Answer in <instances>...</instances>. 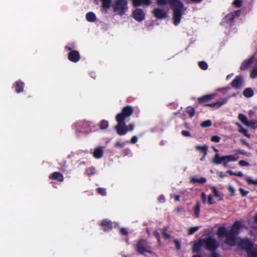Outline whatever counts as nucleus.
<instances>
[{
	"mask_svg": "<svg viewBox=\"0 0 257 257\" xmlns=\"http://www.w3.org/2000/svg\"><path fill=\"white\" fill-rule=\"evenodd\" d=\"M196 149L198 150H199L204 154V156H206L207 154V147L205 146H196Z\"/></svg>",
	"mask_w": 257,
	"mask_h": 257,
	"instance_id": "obj_36",
	"label": "nucleus"
},
{
	"mask_svg": "<svg viewBox=\"0 0 257 257\" xmlns=\"http://www.w3.org/2000/svg\"><path fill=\"white\" fill-rule=\"evenodd\" d=\"M227 173H228L229 175H235V173H233L232 171L231 170H228L227 171Z\"/></svg>",
	"mask_w": 257,
	"mask_h": 257,
	"instance_id": "obj_60",
	"label": "nucleus"
},
{
	"mask_svg": "<svg viewBox=\"0 0 257 257\" xmlns=\"http://www.w3.org/2000/svg\"><path fill=\"white\" fill-rule=\"evenodd\" d=\"M218 243L216 240L212 237L201 238L199 241L195 243L193 247V252H198L201 246H205L207 249L210 250H214L218 246Z\"/></svg>",
	"mask_w": 257,
	"mask_h": 257,
	"instance_id": "obj_4",
	"label": "nucleus"
},
{
	"mask_svg": "<svg viewBox=\"0 0 257 257\" xmlns=\"http://www.w3.org/2000/svg\"><path fill=\"white\" fill-rule=\"evenodd\" d=\"M220 138L219 137L216 136H213L211 139V140L212 142H214L216 143L219 142L220 141Z\"/></svg>",
	"mask_w": 257,
	"mask_h": 257,
	"instance_id": "obj_41",
	"label": "nucleus"
},
{
	"mask_svg": "<svg viewBox=\"0 0 257 257\" xmlns=\"http://www.w3.org/2000/svg\"><path fill=\"white\" fill-rule=\"evenodd\" d=\"M97 191L98 192L102 195H106V191H105V190L103 189V188H98L97 189Z\"/></svg>",
	"mask_w": 257,
	"mask_h": 257,
	"instance_id": "obj_43",
	"label": "nucleus"
},
{
	"mask_svg": "<svg viewBox=\"0 0 257 257\" xmlns=\"http://www.w3.org/2000/svg\"><path fill=\"white\" fill-rule=\"evenodd\" d=\"M245 179L248 184L257 185V180H253L249 177H246Z\"/></svg>",
	"mask_w": 257,
	"mask_h": 257,
	"instance_id": "obj_31",
	"label": "nucleus"
},
{
	"mask_svg": "<svg viewBox=\"0 0 257 257\" xmlns=\"http://www.w3.org/2000/svg\"><path fill=\"white\" fill-rule=\"evenodd\" d=\"M152 0H132L133 6L135 7H139L142 5L149 6Z\"/></svg>",
	"mask_w": 257,
	"mask_h": 257,
	"instance_id": "obj_17",
	"label": "nucleus"
},
{
	"mask_svg": "<svg viewBox=\"0 0 257 257\" xmlns=\"http://www.w3.org/2000/svg\"><path fill=\"white\" fill-rule=\"evenodd\" d=\"M199 229V227H191L189 229L188 234H192L195 232L197 231Z\"/></svg>",
	"mask_w": 257,
	"mask_h": 257,
	"instance_id": "obj_40",
	"label": "nucleus"
},
{
	"mask_svg": "<svg viewBox=\"0 0 257 257\" xmlns=\"http://www.w3.org/2000/svg\"><path fill=\"white\" fill-rule=\"evenodd\" d=\"M157 2L159 5H165L167 4L170 5L173 12L174 24L175 26L178 25L181 21L183 15V3L180 0H157Z\"/></svg>",
	"mask_w": 257,
	"mask_h": 257,
	"instance_id": "obj_2",
	"label": "nucleus"
},
{
	"mask_svg": "<svg viewBox=\"0 0 257 257\" xmlns=\"http://www.w3.org/2000/svg\"><path fill=\"white\" fill-rule=\"evenodd\" d=\"M239 247L247 251L248 257H257V246L248 240H240Z\"/></svg>",
	"mask_w": 257,
	"mask_h": 257,
	"instance_id": "obj_6",
	"label": "nucleus"
},
{
	"mask_svg": "<svg viewBox=\"0 0 257 257\" xmlns=\"http://www.w3.org/2000/svg\"><path fill=\"white\" fill-rule=\"evenodd\" d=\"M200 204L199 202H197L194 208L195 215L196 217H198L199 216Z\"/></svg>",
	"mask_w": 257,
	"mask_h": 257,
	"instance_id": "obj_30",
	"label": "nucleus"
},
{
	"mask_svg": "<svg viewBox=\"0 0 257 257\" xmlns=\"http://www.w3.org/2000/svg\"><path fill=\"white\" fill-rule=\"evenodd\" d=\"M108 126V121L103 120L100 123V128L102 130L106 128Z\"/></svg>",
	"mask_w": 257,
	"mask_h": 257,
	"instance_id": "obj_34",
	"label": "nucleus"
},
{
	"mask_svg": "<svg viewBox=\"0 0 257 257\" xmlns=\"http://www.w3.org/2000/svg\"><path fill=\"white\" fill-rule=\"evenodd\" d=\"M198 64L200 68L202 70H206L208 68V65L205 61H200Z\"/></svg>",
	"mask_w": 257,
	"mask_h": 257,
	"instance_id": "obj_35",
	"label": "nucleus"
},
{
	"mask_svg": "<svg viewBox=\"0 0 257 257\" xmlns=\"http://www.w3.org/2000/svg\"><path fill=\"white\" fill-rule=\"evenodd\" d=\"M24 84L22 82H17L16 84V91L18 93H20L23 91Z\"/></svg>",
	"mask_w": 257,
	"mask_h": 257,
	"instance_id": "obj_26",
	"label": "nucleus"
},
{
	"mask_svg": "<svg viewBox=\"0 0 257 257\" xmlns=\"http://www.w3.org/2000/svg\"><path fill=\"white\" fill-rule=\"evenodd\" d=\"M233 76V74H228L227 76H226V79L227 80H228L229 79H230L232 76Z\"/></svg>",
	"mask_w": 257,
	"mask_h": 257,
	"instance_id": "obj_63",
	"label": "nucleus"
},
{
	"mask_svg": "<svg viewBox=\"0 0 257 257\" xmlns=\"http://www.w3.org/2000/svg\"><path fill=\"white\" fill-rule=\"evenodd\" d=\"M247 126L250 127L252 128H257V121L255 120H251L249 121Z\"/></svg>",
	"mask_w": 257,
	"mask_h": 257,
	"instance_id": "obj_29",
	"label": "nucleus"
},
{
	"mask_svg": "<svg viewBox=\"0 0 257 257\" xmlns=\"http://www.w3.org/2000/svg\"><path fill=\"white\" fill-rule=\"evenodd\" d=\"M238 131L240 133L243 134L245 137L248 138L250 137V135L249 134H248L247 131L246 129L242 128L240 130H238Z\"/></svg>",
	"mask_w": 257,
	"mask_h": 257,
	"instance_id": "obj_39",
	"label": "nucleus"
},
{
	"mask_svg": "<svg viewBox=\"0 0 257 257\" xmlns=\"http://www.w3.org/2000/svg\"><path fill=\"white\" fill-rule=\"evenodd\" d=\"M133 17L136 21L141 22L145 19V14L142 9L137 8L133 11Z\"/></svg>",
	"mask_w": 257,
	"mask_h": 257,
	"instance_id": "obj_10",
	"label": "nucleus"
},
{
	"mask_svg": "<svg viewBox=\"0 0 257 257\" xmlns=\"http://www.w3.org/2000/svg\"><path fill=\"white\" fill-rule=\"evenodd\" d=\"M241 142L242 143V144L245 145L246 147H249V145L248 143H247L245 140H240Z\"/></svg>",
	"mask_w": 257,
	"mask_h": 257,
	"instance_id": "obj_53",
	"label": "nucleus"
},
{
	"mask_svg": "<svg viewBox=\"0 0 257 257\" xmlns=\"http://www.w3.org/2000/svg\"><path fill=\"white\" fill-rule=\"evenodd\" d=\"M238 159V157L236 155H226L220 156L218 154H216L212 159V163L214 164H222L225 166L227 163L230 162H235Z\"/></svg>",
	"mask_w": 257,
	"mask_h": 257,
	"instance_id": "obj_5",
	"label": "nucleus"
},
{
	"mask_svg": "<svg viewBox=\"0 0 257 257\" xmlns=\"http://www.w3.org/2000/svg\"><path fill=\"white\" fill-rule=\"evenodd\" d=\"M191 2L195 4L200 3L203 0H190Z\"/></svg>",
	"mask_w": 257,
	"mask_h": 257,
	"instance_id": "obj_57",
	"label": "nucleus"
},
{
	"mask_svg": "<svg viewBox=\"0 0 257 257\" xmlns=\"http://www.w3.org/2000/svg\"><path fill=\"white\" fill-rule=\"evenodd\" d=\"M120 232L122 234H127V230L125 228H122L120 229Z\"/></svg>",
	"mask_w": 257,
	"mask_h": 257,
	"instance_id": "obj_54",
	"label": "nucleus"
},
{
	"mask_svg": "<svg viewBox=\"0 0 257 257\" xmlns=\"http://www.w3.org/2000/svg\"><path fill=\"white\" fill-rule=\"evenodd\" d=\"M239 164L241 166H249V164L248 162L245 161H240L239 162Z\"/></svg>",
	"mask_w": 257,
	"mask_h": 257,
	"instance_id": "obj_45",
	"label": "nucleus"
},
{
	"mask_svg": "<svg viewBox=\"0 0 257 257\" xmlns=\"http://www.w3.org/2000/svg\"><path fill=\"white\" fill-rule=\"evenodd\" d=\"M208 203L209 204H212L214 203V202L212 201V197L211 195H209L208 197Z\"/></svg>",
	"mask_w": 257,
	"mask_h": 257,
	"instance_id": "obj_51",
	"label": "nucleus"
},
{
	"mask_svg": "<svg viewBox=\"0 0 257 257\" xmlns=\"http://www.w3.org/2000/svg\"><path fill=\"white\" fill-rule=\"evenodd\" d=\"M133 113V109L131 106L124 107L121 113H118L116 116L117 122L115 129L118 135H124L127 132V127L124 122L125 118L131 116Z\"/></svg>",
	"mask_w": 257,
	"mask_h": 257,
	"instance_id": "obj_3",
	"label": "nucleus"
},
{
	"mask_svg": "<svg viewBox=\"0 0 257 257\" xmlns=\"http://www.w3.org/2000/svg\"><path fill=\"white\" fill-rule=\"evenodd\" d=\"M138 141V138L136 136H134L131 139V143L133 144L136 143Z\"/></svg>",
	"mask_w": 257,
	"mask_h": 257,
	"instance_id": "obj_52",
	"label": "nucleus"
},
{
	"mask_svg": "<svg viewBox=\"0 0 257 257\" xmlns=\"http://www.w3.org/2000/svg\"><path fill=\"white\" fill-rule=\"evenodd\" d=\"M158 199L160 202H164L165 201V198L163 196H161Z\"/></svg>",
	"mask_w": 257,
	"mask_h": 257,
	"instance_id": "obj_56",
	"label": "nucleus"
},
{
	"mask_svg": "<svg viewBox=\"0 0 257 257\" xmlns=\"http://www.w3.org/2000/svg\"><path fill=\"white\" fill-rule=\"evenodd\" d=\"M68 57L70 61L73 62H77L80 59V54L78 51L72 50L69 52Z\"/></svg>",
	"mask_w": 257,
	"mask_h": 257,
	"instance_id": "obj_14",
	"label": "nucleus"
},
{
	"mask_svg": "<svg viewBox=\"0 0 257 257\" xmlns=\"http://www.w3.org/2000/svg\"><path fill=\"white\" fill-rule=\"evenodd\" d=\"M181 134L184 137H190V133L186 131H182Z\"/></svg>",
	"mask_w": 257,
	"mask_h": 257,
	"instance_id": "obj_47",
	"label": "nucleus"
},
{
	"mask_svg": "<svg viewBox=\"0 0 257 257\" xmlns=\"http://www.w3.org/2000/svg\"><path fill=\"white\" fill-rule=\"evenodd\" d=\"M134 124H131L129 125L130 131H133L134 130Z\"/></svg>",
	"mask_w": 257,
	"mask_h": 257,
	"instance_id": "obj_62",
	"label": "nucleus"
},
{
	"mask_svg": "<svg viewBox=\"0 0 257 257\" xmlns=\"http://www.w3.org/2000/svg\"><path fill=\"white\" fill-rule=\"evenodd\" d=\"M86 19L89 22H94L95 21L96 18L94 13L90 12L86 14Z\"/></svg>",
	"mask_w": 257,
	"mask_h": 257,
	"instance_id": "obj_21",
	"label": "nucleus"
},
{
	"mask_svg": "<svg viewBox=\"0 0 257 257\" xmlns=\"http://www.w3.org/2000/svg\"><path fill=\"white\" fill-rule=\"evenodd\" d=\"M233 4L236 8H239L242 5L241 0H234L233 2Z\"/></svg>",
	"mask_w": 257,
	"mask_h": 257,
	"instance_id": "obj_38",
	"label": "nucleus"
},
{
	"mask_svg": "<svg viewBox=\"0 0 257 257\" xmlns=\"http://www.w3.org/2000/svg\"><path fill=\"white\" fill-rule=\"evenodd\" d=\"M256 60L255 59L254 57L253 56H251L249 59L244 61L242 62L240 66V69L241 70H245L249 68L251 64H252L254 65V62Z\"/></svg>",
	"mask_w": 257,
	"mask_h": 257,
	"instance_id": "obj_12",
	"label": "nucleus"
},
{
	"mask_svg": "<svg viewBox=\"0 0 257 257\" xmlns=\"http://www.w3.org/2000/svg\"><path fill=\"white\" fill-rule=\"evenodd\" d=\"M235 176L242 177L243 176V174L241 172H238V173H235Z\"/></svg>",
	"mask_w": 257,
	"mask_h": 257,
	"instance_id": "obj_58",
	"label": "nucleus"
},
{
	"mask_svg": "<svg viewBox=\"0 0 257 257\" xmlns=\"http://www.w3.org/2000/svg\"><path fill=\"white\" fill-rule=\"evenodd\" d=\"M154 235L155 236V237L157 238L158 241L160 242V235L158 232L157 231H155L154 232Z\"/></svg>",
	"mask_w": 257,
	"mask_h": 257,
	"instance_id": "obj_49",
	"label": "nucleus"
},
{
	"mask_svg": "<svg viewBox=\"0 0 257 257\" xmlns=\"http://www.w3.org/2000/svg\"><path fill=\"white\" fill-rule=\"evenodd\" d=\"M216 95V93H212L206 95H204L202 97H199L198 100L200 103H203L205 102H207L211 99H212Z\"/></svg>",
	"mask_w": 257,
	"mask_h": 257,
	"instance_id": "obj_16",
	"label": "nucleus"
},
{
	"mask_svg": "<svg viewBox=\"0 0 257 257\" xmlns=\"http://www.w3.org/2000/svg\"><path fill=\"white\" fill-rule=\"evenodd\" d=\"M50 177L52 179L56 180L60 182L63 181V175L59 172H54L52 173Z\"/></svg>",
	"mask_w": 257,
	"mask_h": 257,
	"instance_id": "obj_19",
	"label": "nucleus"
},
{
	"mask_svg": "<svg viewBox=\"0 0 257 257\" xmlns=\"http://www.w3.org/2000/svg\"><path fill=\"white\" fill-rule=\"evenodd\" d=\"M235 124H236V125H237L238 127V128H239L238 130H240L241 128H243L242 125L241 124H240L239 123H238V122H236Z\"/></svg>",
	"mask_w": 257,
	"mask_h": 257,
	"instance_id": "obj_61",
	"label": "nucleus"
},
{
	"mask_svg": "<svg viewBox=\"0 0 257 257\" xmlns=\"http://www.w3.org/2000/svg\"><path fill=\"white\" fill-rule=\"evenodd\" d=\"M229 97L230 96H228L221 99L220 101H218L215 102L208 104H207V105L210 107L218 108L220 107L221 105L226 104L227 102Z\"/></svg>",
	"mask_w": 257,
	"mask_h": 257,
	"instance_id": "obj_15",
	"label": "nucleus"
},
{
	"mask_svg": "<svg viewBox=\"0 0 257 257\" xmlns=\"http://www.w3.org/2000/svg\"><path fill=\"white\" fill-rule=\"evenodd\" d=\"M241 14L240 10L233 11L228 14L223 19V23H226L227 24L231 25L235 17H239Z\"/></svg>",
	"mask_w": 257,
	"mask_h": 257,
	"instance_id": "obj_9",
	"label": "nucleus"
},
{
	"mask_svg": "<svg viewBox=\"0 0 257 257\" xmlns=\"http://www.w3.org/2000/svg\"><path fill=\"white\" fill-rule=\"evenodd\" d=\"M137 250L139 253L146 256H147V253L153 254V252L150 249L147 240L145 239H140L138 241Z\"/></svg>",
	"mask_w": 257,
	"mask_h": 257,
	"instance_id": "obj_8",
	"label": "nucleus"
},
{
	"mask_svg": "<svg viewBox=\"0 0 257 257\" xmlns=\"http://www.w3.org/2000/svg\"><path fill=\"white\" fill-rule=\"evenodd\" d=\"M239 191L241 195L243 197L245 196L248 193L247 191H245L242 188L239 189Z\"/></svg>",
	"mask_w": 257,
	"mask_h": 257,
	"instance_id": "obj_44",
	"label": "nucleus"
},
{
	"mask_svg": "<svg viewBox=\"0 0 257 257\" xmlns=\"http://www.w3.org/2000/svg\"><path fill=\"white\" fill-rule=\"evenodd\" d=\"M174 243H175V244L176 245V247L178 249H180V247H181V245H180L179 241L178 240H177V239H175L174 240Z\"/></svg>",
	"mask_w": 257,
	"mask_h": 257,
	"instance_id": "obj_46",
	"label": "nucleus"
},
{
	"mask_svg": "<svg viewBox=\"0 0 257 257\" xmlns=\"http://www.w3.org/2000/svg\"><path fill=\"white\" fill-rule=\"evenodd\" d=\"M163 235H164L165 237H166V238H169V237H170V234H169L167 233H166V232H164L163 233Z\"/></svg>",
	"mask_w": 257,
	"mask_h": 257,
	"instance_id": "obj_59",
	"label": "nucleus"
},
{
	"mask_svg": "<svg viewBox=\"0 0 257 257\" xmlns=\"http://www.w3.org/2000/svg\"><path fill=\"white\" fill-rule=\"evenodd\" d=\"M154 16L158 19H162L167 17L166 12L161 9L155 8L153 12Z\"/></svg>",
	"mask_w": 257,
	"mask_h": 257,
	"instance_id": "obj_13",
	"label": "nucleus"
},
{
	"mask_svg": "<svg viewBox=\"0 0 257 257\" xmlns=\"http://www.w3.org/2000/svg\"><path fill=\"white\" fill-rule=\"evenodd\" d=\"M201 199L203 203H205L206 200V195L204 193L201 194Z\"/></svg>",
	"mask_w": 257,
	"mask_h": 257,
	"instance_id": "obj_50",
	"label": "nucleus"
},
{
	"mask_svg": "<svg viewBox=\"0 0 257 257\" xmlns=\"http://www.w3.org/2000/svg\"><path fill=\"white\" fill-rule=\"evenodd\" d=\"M186 112L190 115L191 117L194 116L195 111L193 107L189 106L186 108Z\"/></svg>",
	"mask_w": 257,
	"mask_h": 257,
	"instance_id": "obj_33",
	"label": "nucleus"
},
{
	"mask_svg": "<svg viewBox=\"0 0 257 257\" xmlns=\"http://www.w3.org/2000/svg\"><path fill=\"white\" fill-rule=\"evenodd\" d=\"M238 118L243 124L247 126L249 121L245 115L242 113H239L238 115Z\"/></svg>",
	"mask_w": 257,
	"mask_h": 257,
	"instance_id": "obj_23",
	"label": "nucleus"
},
{
	"mask_svg": "<svg viewBox=\"0 0 257 257\" xmlns=\"http://www.w3.org/2000/svg\"><path fill=\"white\" fill-rule=\"evenodd\" d=\"M126 0H115L113 6L114 12L120 16L124 15L128 10Z\"/></svg>",
	"mask_w": 257,
	"mask_h": 257,
	"instance_id": "obj_7",
	"label": "nucleus"
},
{
	"mask_svg": "<svg viewBox=\"0 0 257 257\" xmlns=\"http://www.w3.org/2000/svg\"><path fill=\"white\" fill-rule=\"evenodd\" d=\"M206 179L205 178L201 177L200 178H192L191 180V182L193 183H200L203 184L205 183Z\"/></svg>",
	"mask_w": 257,
	"mask_h": 257,
	"instance_id": "obj_25",
	"label": "nucleus"
},
{
	"mask_svg": "<svg viewBox=\"0 0 257 257\" xmlns=\"http://www.w3.org/2000/svg\"><path fill=\"white\" fill-rule=\"evenodd\" d=\"M231 85L233 87L236 89H240L244 85V79L240 76H237L235 79L231 82Z\"/></svg>",
	"mask_w": 257,
	"mask_h": 257,
	"instance_id": "obj_11",
	"label": "nucleus"
},
{
	"mask_svg": "<svg viewBox=\"0 0 257 257\" xmlns=\"http://www.w3.org/2000/svg\"><path fill=\"white\" fill-rule=\"evenodd\" d=\"M250 76L252 79H254L257 77V59L254 62V65L252 66V68L250 74Z\"/></svg>",
	"mask_w": 257,
	"mask_h": 257,
	"instance_id": "obj_22",
	"label": "nucleus"
},
{
	"mask_svg": "<svg viewBox=\"0 0 257 257\" xmlns=\"http://www.w3.org/2000/svg\"><path fill=\"white\" fill-rule=\"evenodd\" d=\"M228 189L229 191L230 192V193H231V194L232 195H234V194L235 193V189L231 185L228 186Z\"/></svg>",
	"mask_w": 257,
	"mask_h": 257,
	"instance_id": "obj_42",
	"label": "nucleus"
},
{
	"mask_svg": "<svg viewBox=\"0 0 257 257\" xmlns=\"http://www.w3.org/2000/svg\"><path fill=\"white\" fill-rule=\"evenodd\" d=\"M87 171L88 175L93 174L95 172V169L93 168H90Z\"/></svg>",
	"mask_w": 257,
	"mask_h": 257,
	"instance_id": "obj_48",
	"label": "nucleus"
},
{
	"mask_svg": "<svg viewBox=\"0 0 257 257\" xmlns=\"http://www.w3.org/2000/svg\"><path fill=\"white\" fill-rule=\"evenodd\" d=\"M102 2V7L105 10L110 8L111 1V0H101Z\"/></svg>",
	"mask_w": 257,
	"mask_h": 257,
	"instance_id": "obj_27",
	"label": "nucleus"
},
{
	"mask_svg": "<svg viewBox=\"0 0 257 257\" xmlns=\"http://www.w3.org/2000/svg\"><path fill=\"white\" fill-rule=\"evenodd\" d=\"M128 143V141H126L125 142L118 141L115 143L114 146L116 148H122L125 146L126 143Z\"/></svg>",
	"mask_w": 257,
	"mask_h": 257,
	"instance_id": "obj_28",
	"label": "nucleus"
},
{
	"mask_svg": "<svg viewBox=\"0 0 257 257\" xmlns=\"http://www.w3.org/2000/svg\"><path fill=\"white\" fill-rule=\"evenodd\" d=\"M242 227L241 222L236 221L232 226L231 229L227 230L224 227H219L217 230V234L219 237H226L225 242L226 244L233 246L238 245L239 246L240 240H248L247 239H241L236 235Z\"/></svg>",
	"mask_w": 257,
	"mask_h": 257,
	"instance_id": "obj_1",
	"label": "nucleus"
},
{
	"mask_svg": "<svg viewBox=\"0 0 257 257\" xmlns=\"http://www.w3.org/2000/svg\"><path fill=\"white\" fill-rule=\"evenodd\" d=\"M212 122L210 120H207L203 121L201 125L203 127H209L211 125Z\"/></svg>",
	"mask_w": 257,
	"mask_h": 257,
	"instance_id": "obj_37",
	"label": "nucleus"
},
{
	"mask_svg": "<svg viewBox=\"0 0 257 257\" xmlns=\"http://www.w3.org/2000/svg\"><path fill=\"white\" fill-rule=\"evenodd\" d=\"M211 189L212 190L214 195L215 197L219 198L220 199L222 198V195L218 192V191L216 190L215 187H212Z\"/></svg>",
	"mask_w": 257,
	"mask_h": 257,
	"instance_id": "obj_32",
	"label": "nucleus"
},
{
	"mask_svg": "<svg viewBox=\"0 0 257 257\" xmlns=\"http://www.w3.org/2000/svg\"><path fill=\"white\" fill-rule=\"evenodd\" d=\"M180 196L179 195H176L175 196V200L177 201H179Z\"/></svg>",
	"mask_w": 257,
	"mask_h": 257,
	"instance_id": "obj_64",
	"label": "nucleus"
},
{
	"mask_svg": "<svg viewBox=\"0 0 257 257\" xmlns=\"http://www.w3.org/2000/svg\"><path fill=\"white\" fill-rule=\"evenodd\" d=\"M102 155L103 149L101 147L96 149L93 152V156L96 159L101 158L102 157Z\"/></svg>",
	"mask_w": 257,
	"mask_h": 257,
	"instance_id": "obj_20",
	"label": "nucleus"
},
{
	"mask_svg": "<svg viewBox=\"0 0 257 257\" xmlns=\"http://www.w3.org/2000/svg\"><path fill=\"white\" fill-rule=\"evenodd\" d=\"M101 227L102 229L107 231L109 229H111L112 227V223L111 222L108 221L106 219L103 220L101 223Z\"/></svg>",
	"mask_w": 257,
	"mask_h": 257,
	"instance_id": "obj_18",
	"label": "nucleus"
},
{
	"mask_svg": "<svg viewBox=\"0 0 257 257\" xmlns=\"http://www.w3.org/2000/svg\"><path fill=\"white\" fill-rule=\"evenodd\" d=\"M218 176L220 178H223L226 176V175L224 174L223 172H220L219 173Z\"/></svg>",
	"mask_w": 257,
	"mask_h": 257,
	"instance_id": "obj_55",
	"label": "nucleus"
},
{
	"mask_svg": "<svg viewBox=\"0 0 257 257\" xmlns=\"http://www.w3.org/2000/svg\"><path fill=\"white\" fill-rule=\"evenodd\" d=\"M243 95L246 97H250L253 95V91L250 88H247L243 91Z\"/></svg>",
	"mask_w": 257,
	"mask_h": 257,
	"instance_id": "obj_24",
	"label": "nucleus"
}]
</instances>
